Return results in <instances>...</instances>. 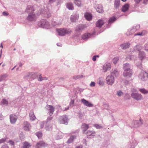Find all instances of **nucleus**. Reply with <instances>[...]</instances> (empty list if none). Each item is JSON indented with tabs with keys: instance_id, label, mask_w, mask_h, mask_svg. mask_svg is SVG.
<instances>
[{
	"instance_id": "obj_50",
	"label": "nucleus",
	"mask_w": 148,
	"mask_h": 148,
	"mask_svg": "<svg viewBox=\"0 0 148 148\" xmlns=\"http://www.w3.org/2000/svg\"><path fill=\"white\" fill-rule=\"evenodd\" d=\"M1 148H9L8 146L6 145H3L1 147Z\"/></svg>"
},
{
	"instance_id": "obj_7",
	"label": "nucleus",
	"mask_w": 148,
	"mask_h": 148,
	"mask_svg": "<svg viewBox=\"0 0 148 148\" xmlns=\"http://www.w3.org/2000/svg\"><path fill=\"white\" fill-rule=\"evenodd\" d=\"M68 119L66 115H63L60 117V124L67 125L68 124Z\"/></svg>"
},
{
	"instance_id": "obj_22",
	"label": "nucleus",
	"mask_w": 148,
	"mask_h": 148,
	"mask_svg": "<svg viewBox=\"0 0 148 148\" xmlns=\"http://www.w3.org/2000/svg\"><path fill=\"white\" fill-rule=\"evenodd\" d=\"M129 5L128 4L125 5L122 8V11L123 12H125L127 11L129 8Z\"/></svg>"
},
{
	"instance_id": "obj_54",
	"label": "nucleus",
	"mask_w": 148,
	"mask_h": 148,
	"mask_svg": "<svg viewBox=\"0 0 148 148\" xmlns=\"http://www.w3.org/2000/svg\"><path fill=\"white\" fill-rule=\"evenodd\" d=\"M131 91L132 92H136V90L134 88H132V89Z\"/></svg>"
},
{
	"instance_id": "obj_63",
	"label": "nucleus",
	"mask_w": 148,
	"mask_h": 148,
	"mask_svg": "<svg viewBox=\"0 0 148 148\" xmlns=\"http://www.w3.org/2000/svg\"><path fill=\"white\" fill-rule=\"evenodd\" d=\"M134 31V29H132L131 30V31L132 32V31Z\"/></svg>"
},
{
	"instance_id": "obj_10",
	"label": "nucleus",
	"mask_w": 148,
	"mask_h": 148,
	"mask_svg": "<svg viewBox=\"0 0 148 148\" xmlns=\"http://www.w3.org/2000/svg\"><path fill=\"white\" fill-rule=\"evenodd\" d=\"M111 67V66L110 63H106L103 65V69L104 72H106L107 71L110 70Z\"/></svg>"
},
{
	"instance_id": "obj_25",
	"label": "nucleus",
	"mask_w": 148,
	"mask_h": 148,
	"mask_svg": "<svg viewBox=\"0 0 148 148\" xmlns=\"http://www.w3.org/2000/svg\"><path fill=\"white\" fill-rule=\"evenodd\" d=\"M119 74L118 71L116 69H112V72H111V74L112 75L115 76V77H117Z\"/></svg>"
},
{
	"instance_id": "obj_46",
	"label": "nucleus",
	"mask_w": 148,
	"mask_h": 148,
	"mask_svg": "<svg viewBox=\"0 0 148 148\" xmlns=\"http://www.w3.org/2000/svg\"><path fill=\"white\" fill-rule=\"evenodd\" d=\"M98 84L100 85H103V81L101 80H99L98 82Z\"/></svg>"
},
{
	"instance_id": "obj_14",
	"label": "nucleus",
	"mask_w": 148,
	"mask_h": 148,
	"mask_svg": "<svg viewBox=\"0 0 148 148\" xmlns=\"http://www.w3.org/2000/svg\"><path fill=\"white\" fill-rule=\"evenodd\" d=\"M95 134V132L92 131H88L87 132V136L90 138L93 137Z\"/></svg>"
},
{
	"instance_id": "obj_40",
	"label": "nucleus",
	"mask_w": 148,
	"mask_h": 148,
	"mask_svg": "<svg viewBox=\"0 0 148 148\" xmlns=\"http://www.w3.org/2000/svg\"><path fill=\"white\" fill-rule=\"evenodd\" d=\"M45 79H47L46 77L43 78L41 76V75H40L38 78V80L39 81H42Z\"/></svg>"
},
{
	"instance_id": "obj_37",
	"label": "nucleus",
	"mask_w": 148,
	"mask_h": 148,
	"mask_svg": "<svg viewBox=\"0 0 148 148\" xmlns=\"http://www.w3.org/2000/svg\"><path fill=\"white\" fill-rule=\"evenodd\" d=\"M36 135L38 138H40L42 136V134L41 132H38L36 133Z\"/></svg>"
},
{
	"instance_id": "obj_28",
	"label": "nucleus",
	"mask_w": 148,
	"mask_h": 148,
	"mask_svg": "<svg viewBox=\"0 0 148 148\" xmlns=\"http://www.w3.org/2000/svg\"><path fill=\"white\" fill-rule=\"evenodd\" d=\"M119 0H115L114 3V6L115 8H117L119 7L120 5Z\"/></svg>"
},
{
	"instance_id": "obj_19",
	"label": "nucleus",
	"mask_w": 148,
	"mask_h": 148,
	"mask_svg": "<svg viewBox=\"0 0 148 148\" xmlns=\"http://www.w3.org/2000/svg\"><path fill=\"white\" fill-rule=\"evenodd\" d=\"M96 10L98 12L100 13H102L103 12L102 9V5H101L99 4L97 5Z\"/></svg>"
},
{
	"instance_id": "obj_42",
	"label": "nucleus",
	"mask_w": 148,
	"mask_h": 148,
	"mask_svg": "<svg viewBox=\"0 0 148 148\" xmlns=\"http://www.w3.org/2000/svg\"><path fill=\"white\" fill-rule=\"evenodd\" d=\"M99 56H95L93 57L92 60L94 61H95L96 60L97 57L98 58H99Z\"/></svg>"
},
{
	"instance_id": "obj_60",
	"label": "nucleus",
	"mask_w": 148,
	"mask_h": 148,
	"mask_svg": "<svg viewBox=\"0 0 148 148\" xmlns=\"http://www.w3.org/2000/svg\"><path fill=\"white\" fill-rule=\"evenodd\" d=\"M122 1L125 2L126 1V0H121Z\"/></svg>"
},
{
	"instance_id": "obj_13",
	"label": "nucleus",
	"mask_w": 148,
	"mask_h": 148,
	"mask_svg": "<svg viewBox=\"0 0 148 148\" xmlns=\"http://www.w3.org/2000/svg\"><path fill=\"white\" fill-rule=\"evenodd\" d=\"M23 129L25 131H29L30 130V125L27 121H25L23 123Z\"/></svg>"
},
{
	"instance_id": "obj_41",
	"label": "nucleus",
	"mask_w": 148,
	"mask_h": 148,
	"mask_svg": "<svg viewBox=\"0 0 148 148\" xmlns=\"http://www.w3.org/2000/svg\"><path fill=\"white\" fill-rule=\"evenodd\" d=\"M6 140L5 138H3L2 139H0V144L2 143L5 142Z\"/></svg>"
},
{
	"instance_id": "obj_21",
	"label": "nucleus",
	"mask_w": 148,
	"mask_h": 148,
	"mask_svg": "<svg viewBox=\"0 0 148 148\" xmlns=\"http://www.w3.org/2000/svg\"><path fill=\"white\" fill-rule=\"evenodd\" d=\"M85 18L88 21H90L92 19V16L91 14L88 13H86L84 15Z\"/></svg>"
},
{
	"instance_id": "obj_35",
	"label": "nucleus",
	"mask_w": 148,
	"mask_h": 148,
	"mask_svg": "<svg viewBox=\"0 0 148 148\" xmlns=\"http://www.w3.org/2000/svg\"><path fill=\"white\" fill-rule=\"evenodd\" d=\"M1 103L4 105H7L8 103V101L5 99H3Z\"/></svg>"
},
{
	"instance_id": "obj_9",
	"label": "nucleus",
	"mask_w": 148,
	"mask_h": 148,
	"mask_svg": "<svg viewBox=\"0 0 148 148\" xmlns=\"http://www.w3.org/2000/svg\"><path fill=\"white\" fill-rule=\"evenodd\" d=\"M46 107L47 108L49 114L50 116H51L54 111V108L53 106L49 105H47Z\"/></svg>"
},
{
	"instance_id": "obj_47",
	"label": "nucleus",
	"mask_w": 148,
	"mask_h": 148,
	"mask_svg": "<svg viewBox=\"0 0 148 148\" xmlns=\"http://www.w3.org/2000/svg\"><path fill=\"white\" fill-rule=\"evenodd\" d=\"M145 49L146 50L148 51V44H146L145 45Z\"/></svg>"
},
{
	"instance_id": "obj_16",
	"label": "nucleus",
	"mask_w": 148,
	"mask_h": 148,
	"mask_svg": "<svg viewBox=\"0 0 148 148\" xmlns=\"http://www.w3.org/2000/svg\"><path fill=\"white\" fill-rule=\"evenodd\" d=\"M88 125L84 123L82 125L81 128L83 129V132L84 133L85 131L89 128Z\"/></svg>"
},
{
	"instance_id": "obj_5",
	"label": "nucleus",
	"mask_w": 148,
	"mask_h": 148,
	"mask_svg": "<svg viewBox=\"0 0 148 148\" xmlns=\"http://www.w3.org/2000/svg\"><path fill=\"white\" fill-rule=\"evenodd\" d=\"M114 77L112 75L108 76L106 78L107 83L110 85H112L114 82Z\"/></svg>"
},
{
	"instance_id": "obj_8",
	"label": "nucleus",
	"mask_w": 148,
	"mask_h": 148,
	"mask_svg": "<svg viewBox=\"0 0 148 148\" xmlns=\"http://www.w3.org/2000/svg\"><path fill=\"white\" fill-rule=\"evenodd\" d=\"M148 76V74L145 72H143L140 74L139 77L142 81H145L147 79Z\"/></svg>"
},
{
	"instance_id": "obj_17",
	"label": "nucleus",
	"mask_w": 148,
	"mask_h": 148,
	"mask_svg": "<svg viewBox=\"0 0 148 148\" xmlns=\"http://www.w3.org/2000/svg\"><path fill=\"white\" fill-rule=\"evenodd\" d=\"M104 22L101 20H99L96 22V25L97 27H101L104 24Z\"/></svg>"
},
{
	"instance_id": "obj_59",
	"label": "nucleus",
	"mask_w": 148,
	"mask_h": 148,
	"mask_svg": "<svg viewBox=\"0 0 148 148\" xmlns=\"http://www.w3.org/2000/svg\"><path fill=\"white\" fill-rule=\"evenodd\" d=\"M53 0H49V2L50 3H52L53 2Z\"/></svg>"
},
{
	"instance_id": "obj_23",
	"label": "nucleus",
	"mask_w": 148,
	"mask_h": 148,
	"mask_svg": "<svg viewBox=\"0 0 148 148\" xmlns=\"http://www.w3.org/2000/svg\"><path fill=\"white\" fill-rule=\"evenodd\" d=\"M130 45V44L129 43H125L121 45V47L123 49H125L128 48L129 47Z\"/></svg>"
},
{
	"instance_id": "obj_12",
	"label": "nucleus",
	"mask_w": 148,
	"mask_h": 148,
	"mask_svg": "<svg viewBox=\"0 0 148 148\" xmlns=\"http://www.w3.org/2000/svg\"><path fill=\"white\" fill-rule=\"evenodd\" d=\"M81 101L85 106L87 107H92L93 106V104L84 99H82Z\"/></svg>"
},
{
	"instance_id": "obj_51",
	"label": "nucleus",
	"mask_w": 148,
	"mask_h": 148,
	"mask_svg": "<svg viewBox=\"0 0 148 148\" xmlns=\"http://www.w3.org/2000/svg\"><path fill=\"white\" fill-rule=\"evenodd\" d=\"M9 143H10V144H11L12 145H14V142H13L12 141H11V140L9 141Z\"/></svg>"
},
{
	"instance_id": "obj_44",
	"label": "nucleus",
	"mask_w": 148,
	"mask_h": 148,
	"mask_svg": "<svg viewBox=\"0 0 148 148\" xmlns=\"http://www.w3.org/2000/svg\"><path fill=\"white\" fill-rule=\"evenodd\" d=\"M142 0H134L135 3L136 4L139 3Z\"/></svg>"
},
{
	"instance_id": "obj_61",
	"label": "nucleus",
	"mask_w": 148,
	"mask_h": 148,
	"mask_svg": "<svg viewBox=\"0 0 148 148\" xmlns=\"http://www.w3.org/2000/svg\"><path fill=\"white\" fill-rule=\"evenodd\" d=\"M49 119L50 120H51L52 119V117H50L49 118H48L47 119L48 120Z\"/></svg>"
},
{
	"instance_id": "obj_49",
	"label": "nucleus",
	"mask_w": 148,
	"mask_h": 148,
	"mask_svg": "<svg viewBox=\"0 0 148 148\" xmlns=\"http://www.w3.org/2000/svg\"><path fill=\"white\" fill-rule=\"evenodd\" d=\"M3 14L4 16H7L8 15V13L7 12H3Z\"/></svg>"
},
{
	"instance_id": "obj_32",
	"label": "nucleus",
	"mask_w": 148,
	"mask_h": 148,
	"mask_svg": "<svg viewBox=\"0 0 148 148\" xmlns=\"http://www.w3.org/2000/svg\"><path fill=\"white\" fill-rule=\"evenodd\" d=\"M90 36V34L89 33L85 34H84L82 36L83 39L85 40L88 39Z\"/></svg>"
},
{
	"instance_id": "obj_48",
	"label": "nucleus",
	"mask_w": 148,
	"mask_h": 148,
	"mask_svg": "<svg viewBox=\"0 0 148 148\" xmlns=\"http://www.w3.org/2000/svg\"><path fill=\"white\" fill-rule=\"evenodd\" d=\"M44 124V123L43 122H41L40 123V125L41 128H42L43 127Z\"/></svg>"
},
{
	"instance_id": "obj_18",
	"label": "nucleus",
	"mask_w": 148,
	"mask_h": 148,
	"mask_svg": "<svg viewBox=\"0 0 148 148\" xmlns=\"http://www.w3.org/2000/svg\"><path fill=\"white\" fill-rule=\"evenodd\" d=\"M74 2L78 7H80L83 5L81 0H74Z\"/></svg>"
},
{
	"instance_id": "obj_29",
	"label": "nucleus",
	"mask_w": 148,
	"mask_h": 148,
	"mask_svg": "<svg viewBox=\"0 0 148 148\" xmlns=\"http://www.w3.org/2000/svg\"><path fill=\"white\" fill-rule=\"evenodd\" d=\"M76 137V136H71L70 138L68 140L67 143H71L73 141L74 139Z\"/></svg>"
},
{
	"instance_id": "obj_53",
	"label": "nucleus",
	"mask_w": 148,
	"mask_h": 148,
	"mask_svg": "<svg viewBox=\"0 0 148 148\" xmlns=\"http://www.w3.org/2000/svg\"><path fill=\"white\" fill-rule=\"evenodd\" d=\"M148 1V0H144L143 3L145 4H147Z\"/></svg>"
},
{
	"instance_id": "obj_38",
	"label": "nucleus",
	"mask_w": 148,
	"mask_h": 148,
	"mask_svg": "<svg viewBox=\"0 0 148 148\" xmlns=\"http://www.w3.org/2000/svg\"><path fill=\"white\" fill-rule=\"evenodd\" d=\"M83 77V75H77L75 76H74L73 77V79H78L79 78H82Z\"/></svg>"
},
{
	"instance_id": "obj_43",
	"label": "nucleus",
	"mask_w": 148,
	"mask_h": 148,
	"mask_svg": "<svg viewBox=\"0 0 148 148\" xmlns=\"http://www.w3.org/2000/svg\"><path fill=\"white\" fill-rule=\"evenodd\" d=\"M117 94L119 96H120L123 94V93L121 91H119L117 92Z\"/></svg>"
},
{
	"instance_id": "obj_30",
	"label": "nucleus",
	"mask_w": 148,
	"mask_h": 148,
	"mask_svg": "<svg viewBox=\"0 0 148 148\" xmlns=\"http://www.w3.org/2000/svg\"><path fill=\"white\" fill-rule=\"evenodd\" d=\"M139 90L140 92L143 94H146L148 93V90L145 88H140Z\"/></svg>"
},
{
	"instance_id": "obj_20",
	"label": "nucleus",
	"mask_w": 148,
	"mask_h": 148,
	"mask_svg": "<svg viewBox=\"0 0 148 148\" xmlns=\"http://www.w3.org/2000/svg\"><path fill=\"white\" fill-rule=\"evenodd\" d=\"M78 15H72L71 17V21L75 22L78 20Z\"/></svg>"
},
{
	"instance_id": "obj_58",
	"label": "nucleus",
	"mask_w": 148,
	"mask_h": 148,
	"mask_svg": "<svg viewBox=\"0 0 148 148\" xmlns=\"http://www.w3.org/2000/svg\"><path fill=\"white\" fill-rule=\"evenodd\" d=\"M140 122L141 123V124H142L143 123H142V120L141 119H140Z\"/></svg>"
},
{
	"instance_id": "obj_1",
	"label": "nucleus",
	"mask_w": 148,
	"mask_h": 148,
	"mask_svg": "<svg viewBox=\"0 0 148 148\" xmlns=\"http://www.w3.org/2000/svg\"><path fill=\"white\" fill-rule=\"evenodd\" d=\"M34 10L33 6H28L26 11L28 13V15L27 18L28 20L30 21H35L37 19V16L34 12Z\"/></svg>"
},
{
	"instance_id": "obj_45",
	"label": "nucleus",
	"mask_w": 148,
	"mask_h": 148,
	"mask_svg": "<svg viewBox=\"0 0 148 148\" xmlns=\"http://www.w3.org/2000/svg\"><path fill=\"white\" fill-rule=\"evenodd\" d=\"M95 83L94 82H92L90 84L91 86H95Z\"/></svg>"
},
{
	"instance_id": "obj_55",
	"label": "nucleus",
	"mask_w": 148,
	"mask_h": 148,
	"mask_svg": "<svg viewBox=\"0 0 148 148\" xmlns=\"http://www.w3.org/2000/svg\"><path fill=\"white\" fill-rule=\"evenodd\" d=\"M45 128L46 130H50V129L48 128L47 127H46Z\"/></svg>"
},
{
	"instance_id": "obj_11",
	"label": "nucleus",
	"mask_w": 148,
	"mask_h": 148,
	"mask_svg": "<svg viewBox=\"0 0 148 148\" xmlns=\"http://www.w3.org/2000/svg\"><path fill=\"white\" fill-rule=\"evenodd\" d=\"M10 122L12 124L15 123L17 119L16 116L14 114L10 115Z\"/></svg>"
},
{
	"instance_id": "obj_34",
	"label": "nucleus",
	"mask_w": 148,
	"mask_h": 148,
	"mask_svg": "<svg viewBox=\"0 0 148 148\" xmlns=\"http://www.w3.org/2000/svg\"><path fill=\"white\" fill-rule=\"evenodd\" d=\"M116 20V18L114 17L111 18L108 21V22L110 23H112L114 22Z\"/></svg>"
},
{
	"instance_id": "obj_4",
	"label": "nucleus",
	"mask_w": 148,
	"mask_h": 148,
	"mask_svg": "<svg viewBox=\"0 0 148 148\" xmlns=\"http://www.w3.org/2000/svg\"><path fill=\"white\" fill-rule=\"evenodd\" d=\"M56 31L58 35L61 36L64 35L66 34H69L71 32V30L69 31L65 29H57Z\"/></svg>"
},
{
	"instance_id": "obj_27",
	"label": "nucleus",
	"mask_w": 148,
	"mask_h": 148,
	"mask_svg": "<svg viewBox=\"0 0 148 148\" xmlns=\"http://www.w3.org/2000/svg\"><path fill=\"white\" fill-rule=\"evenodd\" d=\"M146 34V32L145 30L141 32H140L136 34H134V36H143L145 34Z\"/></svg>"
},
{
	"instance_id": "obj_52",
	"label": "nucleus",
	"mask_w": 148,
	"mask_h": 148,
	"mask_svg": "<svg viewBox=\"0 0 148 148\" xmlns=\"http://www.w3.org/2000/svg\"><path fill=\"white\" fill-rule=\"evenodd\" d=\"M75 148H82V146L81 145L77 146Z\"/></svg>"
},
{
	"instance_id": "obj_64",
	"label": "nucleus",
	"mask_w": 148,
	"mask_h": 148,
	"mask_svg": "<svg viewBox=\"0 0 148 148\" xmlns=\"http://www.w3.org/2000/svg\"><path fill=\"white\" fill-rule=\"evenodd\" d=\"M1 54L0 55V58L1 57Z\"/></svg>"
},
{
	"instance_id": "obj_33",
	"label": "nucleus",
	"mask_w": 148,
	"mask_h": 148,
	"mask_svg": "<svg viewBox=\"0 0 148 148\" xmlns=\"http://www.w3.org/2000/svg\"><path fill=\"white\" fill-rule=\"evenodd\" d=\"M23 148H29L31 146L30 144L27 142H25L23 144Z\"/></svg>"
},
{
	"instance_id": "obj_62",
	"label": "nucleus",
	"mask_w": 148,
	"mask_h": 148,
	"mask_svg": "<svg viewBox=\"0 0 148 148\" xmlns=\"http://www.w3.org/2000/svg\"><path fill=\"white\" fill-rule=\"evenodd\" d=\"M50 16V15L49 14V15H48V16H47V17H49Z\"/></svg>"
},
{
	"instance_id": "obj_6",
	"label": "nucleus",
	"mask_w": 148,
	"mask_h": 148,
	"mask_svg": "<svg viewBox=\"0 0 148 148\" xmlns=\"http://www.w3.org/2000/svg\"><path fill=\"white\" fill-rule=\"evenodd\" d=\"M131 96L132 98L137 100H141L143 98L142 95L141 94L138 93H132Z\"/></svg>"
},
{
	"instance_id": "obj_26",
	"label": "nucleus",
	"mask_w": 148,
	"mask_h": 148,
	"mask_svg": "<svg viewBox=\"0 0 148 148\" xmlns=\"http://www.w3.org/2000/svg\"><path fill=\"white\" fill-rule=\"evenodd\" d=\"M29 116L30 118V119L32 120H34L36 119V117L35 116L33 111L30 112Z\"/></svg>"
},
{
	"instance_id": "obj_39",
	"label": "nucleus",
	"mask_w": 148,
	"mask_h": 148,
	"mask_svg": "<svg viewBox=\"0 0 148 148\" xmlns=\"http://www.w3.org/2000/svg\"><path fill=\"white\" fill-rule=\"evenodd\" d=\"M94 126L97 129H100L102 128V126L98 124H95Z\"/></svg>"
},
{
	"instance_id": "obj_15",
	"label": "nucleus",
	"mask_w": 148,
	"mask_h": 148,
	"mask_svg": "<svg viewBox=\"0 0 148 148\" xmlns=\"http://www.w3.org/2000/svg\"><path fill=\"white\" fill-rule=\"evenodd\" d=\"M45 146V144L43 141H40L37 143L36 148H42Z\"/></svg>"
},
{
	"instance_id": "obj_36",
	"label": "nucleus",
	"mask_w": 148,
	"mask_h": 148,
	"mask_svg": "<svg viewBox=\"0 0 148 148\" xmlns=\"http://www.w3.org/2000/svg\"><path fill=\"white\" fill-rule=\"evenodd\" d=\"M119 60V58L118 57H116L114 58L113 59V63L114 64H116L117 62Z\"/></svg>"
},
{
	"instance_id": "obj_3",
	"label": "nucleus",
	"mask_w": 148,
	"mask_h": 148,
	"mask_svg": "<svg viewBox=\"0 0 148 148\" xmlns=\"http://www.w3.org/2000/svg\"><path fill=\"white\" fill-rule=\"evenodd\" d=\"M38 25L40 27L46 29L49 28V24L48 22L45 20H42L40 22L38 23Z\"/></svg>"
},
{
	"instance_id": "obj_56",
	"label": "nucleus",
	"mask_w": 148,
	"mask_h": 148,
	"mask_svg": "<svg viewBox=\"0 0 148 148\" xmlns=\"http://www.w3.org/2000/svg\"><path fill=\"white\" fill-rule=\"evenodd\" d=\"M69 108H65V109L63 111H65V110H69Z\"/></svg>"
},
{
	"instance_id": "obj_57",
	"label": "nucleus",
	"mask_w": 148,
	"mask_h": 148,
	"mask_svg": "<svg viewBox=\"0 0 148 148\" xmlns=\"http://www.w3.org/2000/svg\"><path fill=\"white\" fill-rule=\"evenodd\" d=\"M1 47L2 48H3V45H2V43H1Z\"/></svg>"
},
{
	"instance_id": "obj_24",
	"label": "nucleus",
	"mask_w": 148,
	"mask_h": 148,
	"mask_svg": "<svg viewBox=\"0 0 148 148\" xmlns=\"http://www.w3.org/2000/svg\"><path fill=\"white\" fill-rule=\"evenodd\" d=\"M67 8L70 10H73L74 9V7L73 4L71 3H68L66 4Z\"/></svg>"
},
{
	"instance_id": "obj_2",
	"label": "nucleus",
	"mask_w": 148,
	"mask_h": 148,
	"mask_svg": "<svg viewBox=\"0 0 148 148\" xmlns=\"http://www.w3.org/2000/svg\"><path fill=\"white\" fill-rule=\"evenodd\" d=\"M123 66L124 69L123 73V75L127 78H129L131 77L132 73V70L129 68L130 65L128 64H123Z\"/></svg>"
},
{
	"instance_id": "obj_31",
	"label": "nucleus",
	"mask_w": 148,
	"mask_h": 148,
	"mask_svg": "<svg viewBox=\"0 0 148 148\" xmlns=\"http://www.w3.org/2000/svg\"><path fill=\"white\" fill-rule=\"evenodd\" d=\"M144 53L143 52H140L139 54V57L140 59L142 60L143 58H144Z\"/></svg>"
}]
</instances>
